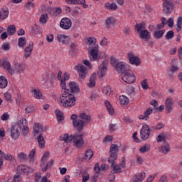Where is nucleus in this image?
<instances>
[{
	"label": "nucleus",
	"mask_w": 182,
	"mask_h": 182,
	"mask_svg": "<svg viewBox=\"0 0 182 182\" xmlns=\"http://www.w3.org/2000/svg\"><path fill=\"white\" fill-rule=\"evenodd\" d=\"M119 153V146L117 144H112L109 149V157L108 159V163L113 164L116 160H117V154Z\"/></svg>",
	"instance_id": "nucleus-4"
},
{
	"label": "nucleus",
	"mask_w": 182,
	"mask_h": 182,
	"mask_svg": "<svg viewBox=\"0 0 182 182\" xmlns=\"http://www.w3.org/2000/svg\"><path fill=\"white\" fill-rule=\"evenodd\" d=\"M33 95L35 99H42V92L39 90H33Z\"/></svg>",
	"instance_id": "nucleus-39"
},
{
	"label": "nucleus",
	"mask_w": 182,
	"mask_h": 182,
	"mask_svg": "<svg viewBox=\"0 0 182 182\" xmlns=\"http://www.w3.org/2000/svg\"><path fill=\"white\" fill-rule=\"evenodd\" d=\"M146 27L144 26V23H138L135 26V29L138 33L143 31L142 29H145Z\"/></svg>",
	"instance_id": "nucleus-44"
},
{
	"label": "nucleus",
	"mask_w": 182,
	"mask_h": 182,
	"mask_svg": "<svg viewBox=\"0 0 182 182\" xmlns=\"http://www.w3.org/2000/svg\"><path fill=\"white\" fill-rule=\"evenodd\" d=\"M33 110H35V107L33 105H28L26 108V113H32V112H33Z\"/></svg>",
	"instance_id": "nucleus-53"
},
{
	"label": "nucleus",
	"mask_w": 182,
	"mask_h": 182,
	"mask_svg": "<svg viewBox=\"0 0 182 182\" xmlns=\"http://www.w3.org/2000/svg\"><path fill=\"white\" fill-rule=\"evenodd\" d=\"M13 181L15 182H20L21 181V173H17L14 175Z\"/></svg>",
	"instance_id": "nucleus-56"
},
{
	"label": "nucleus",
	"mask_w": 182,
	"mask_h": 182,
	"mask_svg": "<svg viewBox=\"0 0 182 182\" xmlns=\"http://www.w3.org/2000/svg\"><path fill=\"white\" fill-rule=\"evenodd\" d=\"M60 26L62 28V29H70L72 26V20L69 18H63L61 19L60 22Z\"/></svg>",
	"instance_id": "nucleus-13"
},
{
	"label": "nucleus",
	"mask_w": 182,
	"mask_h": 182,
	"mask_svg": "<svg viewBox=\"0 0 182 182\" xmlns=\"http://www.w3.org/2000/svg\"><path fill=\"white\" fill-rule=\"evenodd\" d=\"M109 64V61L107 60H104L101 65L98 67L97 75L100 77H103L107 72V65Z\"/></svg>",
	"instance_id": "nucleus-8"
},
{
	"label": "nucleus",
	"mask_w": 182,
	"mask_h": 182,
	"mask_svg": "<svg viewBox=\"0 0 182 182\" xmlns=\"http://www.w3.org/2000/svg\"><path fill=\"white\" fill-rule=\"evenodd\" d=\"M8 86V80L4 76H0V89H5Z\"/></svg>",
	"instance_id": "nucleus-27"
},
{
	"label": "nucleus",
	"mask_w": 182,
	"mask_h": 182,
	"mask_svg": "<svg viewBox=\"0 0 182 182\" xmlns=\"http://www.w3.org/2000/svg\"><path fill=\"white\" fill-rule=\"evenodd\" d=\"M159 182H167V176L163 175Z\"/></svg>",
	"instance_id": "nucleus-64"
},
{
	"label": "nucleus",
	"mask_w": 182,
	"mask_h": 182,
	"mask_svg": "<svg viewBox=\"0 0 182 182\" xmlns=\"http://www.w3.org/2000/svg\"><path fill=\"white\" fill-rule=\"evenodd\" d=\"M126 68H127V65L123 62L117 63L115 65V69L119 73H124V72H126Z\"/></svg>",
	"instance_id": "nucleus-17"
},
{
	"label": "nucleus",
	"mask_w": 182,
	"mask_h": 182,
	"mask_svg": "<svg viewBox=\"0 0 182 182\" xmlns=\"http://www.w3.org/2000/svg\"><path fill=\"white\" fill-rule=\"evenodd\" d=\"M93 157V151L92 149L85 151V160H91Z\"/></svg>",
	"instance_id": "nucleus-38"
},
{
	"label": "nucleus",
	"mask_w": 182,
	"mask_h": 182,
	"mask_svg": "<svg viewBox=\"0 0 182 182\" xmlns=\"http://www.w3.org/2000/svg\"><path fill=\"white\" fill-rule=\"evenodd\" d=\"M112 92V88H110V87L107 86V87H105L102 89V93H104L105 95H110V93Z\"/></svg>",
	"instance_id": "nucleus-50"
},
{
	"label": "nucleus",
	"mask_w": 182,
	"mask_h": 182,
	"mask_svg": "<svg viewBox=\"0 0 182 182\" xmlns=\"http://www.w3.org/2000/svg\"><path fill=\"white\" fill-rule=\"evenodd\" d=\"M161 151L164 154H167L170 151V145L167 143H164Z\"/></svg>",
	"instance_id": "nucleus-31"
},
{
	"label": "nucleus",
	"mask_w": 182,
	"mask_h": 182,
	"mask_svg": "<svg viewBox=\"0 0 182 182\" xmlns=\"http://www.w3.org/2000/svg\"><path fill=\"white\" fill-rule=\"evenodd\" d=\"M65 92H70V93H79L80 92V88H79V85L76 82H70L68 86L65 87Z\"/></svg>",
	"instance_id": "nucleus-10"
},
{
	"label": "nucleus",
	"mask_w": 182,
	"mask_h": 182,
	"mask_svg": "<svg viewBox=\"0 0 182 182\" xmlns=\"http://www.w3.org/2000/svg\"><path fill=\"white\" fill-rule=\"evenodd\" d=\"M2 49L4 50H9V43H4L1 46Z\"/></svg>",
	"instance_id": "nucleus-60"
},
{
	"label": "nucleus",
	"mask_w": 182,
	"mask_h": 182,
	"mask_svg": "<svg viewBox=\"0 0 182 182\" xmlns=\"http://www.w3.org/2000/svg\"><path fill=\"white\" fill-rule=\"evenodd\" d=\"M25 9L31 11L35 8V4L32 1H28L24 6Z\"/></svg>",
	"instance_id": "nucleus-42"
},
{
	"label": "nucleus",
	"mask_w": 182,
	"mask_h": 182,
	"mask_svg": "<svg viewBox=\"0 0 182 182\" xmlns=\"http://www.w3.org/2000/svg\"><path fill=\"white\" fill-rule=\"evenodd\" d=\"M55 116L58 122H62V120L65 119L63 117V113H62V112H60L59 109L55 110Z\"/></svg>",
	"instance_id": "nucleus-35"
},
{
	"label": "nucleus",
	"mask_w": 182,
	"mask_h": 182,
	"mask_svg": "<svg viewBox=\"0 0 182 182\" xmlns=\"http://www.w3.org/2000/svg\"><path fill=\"white\" fill-rule=\"evenodd\" d=\"M105 23L107 28H112V26H114V23H116V20L113 17H109L106 19Z\"/></svg>",
	"instance_id": "nucleus-26"
},
{
	"label": "nucleus",
	"mask_w": 182,
	"mask_h": 182,
	"mask_svg": "<svg viewBox=\"0 0 182 182\" xmlns=\"http://www.w3.org/2000/svg\"><path fill=\"white\" fill-rule=\"evenodd\" d=\"M60 141H65L68 143L73 140V143L76 147H82L85 144V141H83V135L82 134H75L69 136L68 134H65L60 136Z\"/></svg>",
	"instance_id": "nucleus-2"
},
{
	"label": "nucleus",
	"mask_w": 182,
	"mask_h": 182,
	"mask_svg": "<svg viewBox=\"0 0 182 182\" xmlns=\"http://www.w3.org/2000/svg\"><path fill=\"white\" fill-rule=\"evenodd\" d=\"M97 97H99V95L95 92H92L90 97V99L91 100H96V99H97Z\"/></svg>",
	"instance_id": "nucleus-58"
},
{
	"label": "nucleus",
	"mask_w": 182,
	"mask_h": 182,
	"mask_svg": "<svg viewBox=\"0 0 182 182\" xmlns=\"http://www.w3.org/2000/svg\"><path fill=\"white\" fill-rule=\"evenodd\" d=\"M86 41H87V45H92V43H96V38H91V37H88L86 38Z\"/></svg>",
	"instance_id": "nucleus-49"
},
{
	"label": "nucleus",
	"mask_w": 182,
	"mask_h": 182,
	"mask_svg": "<svg viewBox=\"0 0 182 182\" xmlns=\"http://www.w3.org/2000/svg\"><path fill=\"white\" fill-rule=\"evenodd\" d=\"M17 159L19 160V161H26L28 155L23 152H20L17 154Z\"/></svg>",
	"instance_id": "nucleus-32"
},
{
	"label": "nucleus",
	"mask_w": 182,
	"mask_h": 182,
	"mask_svg": "<svg viewBox=\"0 0 182 182\" xmlns=\"http://www.w3.org/2000/svg\"><path fill=\"white\" fill-rule=\"evenodd\" d=\"M139 37L141 39H146L148 41V39H150V32L147 30H142L139 33Z\"/></svg>",
	"instance_id": "nucleus-24"
},
{
	"label": "nucleus",
	"mask_w": 182,
	"mask_h": 182,
	"mask_svg": "<svg viewBox=\"0 0 182 182\" xmlns=\"http://www.w3.org/2000/svg\"><path fill=\"white\" fill-rule=\"evenodd\" d=\"M37 140L38 142V146L40 149H43L45 147V139H43V136H42V134H39L38 136L37 137Z\"/></svg>",
	"instance_id": "nucleus-29"
},
{
	"label": "nucleus",
	"mask_w": 182,
	"mask_h": 182,
	"mask_svg": "<svg viewBox=\"0 0 182 182\" xmlns=\"http://www.w3.org/2000/svg\"><path fill=\"white\" fill-rule=\"evenodd\" d=\"M7 32L10 35H14V33L16 32V28H15V25L9 26Z\"/></svg>",
	"instance_id": "nucleus-46"
},
{
	"label": "nucleus",
	"mask_w": 182,
	"mask_h": 182,
	"mask_svg": "<svg viewBox=\"0 0 182 182\" xmlns=\"http://www.w3.org/2000/svg\"><path fill=\"white\" fill-rule=\"evenodd\" d=\"M48 18V14L41 15L40 18V23H46V18Z\"/></svg>",
	"instance_id": "nucleus-54"
},
{
	"label": "nucleus",
	"mask_w": 182,
	"mask_h": 182,
	"mask_svg": "<svg viewBox=\"0 0 182 182\" xmlns=\"http://www.w3.org/2000/svg\"><path fill=\"white\" fill-rule=\"evenodd\" d=\"M141 140H147L150 137V128L148 125H144L140 132Z\"/></svg>",
	"instance_id": "nucleus-12"
},
{
	"label": "nucleus",
	"mask_w": 182,
	"mask_h": 182,
	"mask_svg": "<svg viewBox=\"0 0 182 182\" xmlns=\"http://www.w3.org/2000/svg\"><path fill=\"white\" fill-rule=\"evenodd\" d=\"M18 45L19 48H23V46L26 45V38L24 37H21L20 38H18Z\"/></svg>",
	"instance_id": "nucleus-37"
},
{
	"label": "nucleus",
	"mask_w": 182,
	"mask_h": 182,
	"mask_svg": "<svg viewBox=\"0 0 182 182\" xmlns=\"http://www.w3.org/2000/svg\"><path fill=\"white\" fill-rule=\"evenodd\" d=\"M60 103L64 106V107H73L76 103V100L75 99V95L72 94H63L60 97Z\"/></svg>",
	"instance_id": "nucleus-3"
},
{
	"label": "nucleus",
	"mask_w": 182,
	"mask_h": 182,
	"mask_svg": "<svg viewBox=\"0 0 182 182\" xmlns=\"http://www.w3.org/2000/svg\"><path fill=\"white\" fill-rule=\"evenodd\" d=\"M167 24H168V26H169V28H173V26H174V18L173 17L169 18L167 21Z\"/></svg>",
	"instance_id": "nucleus-51"
},
{
	"label": "nucleus",
	"mask_w": 182,
	"mask_h": 182,
	"mask_svg": "<svg viewBox=\"0 0 182 182\" xmlns=\"http://www.w3.org/2000/svg\"><path fill=\"white\" fill-rule=\"evenodd\" d=\"M174 105V102H173V98L171 97H167L165 102V110L166 114H170V113H171L173 107H174V105Z\"/></svg>",
	"instance_id": "nucleus-11"
},
{
	"label": "nucleus",
	"mask_w": 182,
	"mask_h": 182,
	"mask_svg": "<svg viewBox=\"0 0 182 182\" xmlns=\"http://www.w3.org/2000/svg\"><path fill=\"white\" fill-rule=\"evenodd\" d=\"M70 53H71V55H75V53H77V48H76V45H75V43H72L70 45Z\"/></svg>",
	"instance_id": "nucleus-47"
},
{
	"label": "nucleus",
	"mask_w": 182,
	"mask_h": 182,
	"mask_svg": "<svg viewBox=\"0 0 182 182\" xmlns=\"http://www.w3.org/2000/svg\"><path fill=\"white\" fill-rule=\"evenodd\" d=\"M181 26H182V17L178 16L176 20V31L177 32H180L181 31Z\"/></svg>",
	"instance_id": "nucleus-34"
},
{
	"label": "nucleus",
	"mask_w": 182,
	"mask_h": 182,
	"mask_svg": "<svg viewBox=\"0 0 182 182\" xmlns=\"http://www.w3.org/2000/svg\"><path fill=\"white\" fill-rule=\"evenodd\" d=\"M127 56L129 60V63H131V65H134V66H140L141 61L140 60V58H139V57L134 55V53H133V52H129Z\"/></svg>",
	"instance_id": "nucleus-9"
},
{
	"label": "nucleus",
	"mask_w": 182,
	"mask_h": 182,
	"mask_svg": "<svg viewBox=\"0 0 182 182\" xmlns=\"http://www.w3.org/2000/svg\"><path fill=\"white\" fill-rule=\"evenodd\" d=\"M32 50H33V43L31 42L29 45L24 49V58L28 59L32 55Z\"/></svg>",
	"instance_id": "nucleus-16"
},
{
	"label": "nucleus",
	"mask_w": 182,
	"mask_h": 182,
	"mask_svg": "<svg viewBox=\"0 0 182 182\" xmlns=\"http://www.w3.org/2000/svg\"><path fill=\"white\" fill-rule=\"evenodd\" d=\"M166 32V30H161V31H156L154 32V36L155 39H160L163 38V35H164Z\"/></svg>",
	"instance_id": "nucleus-30"
},
{
	"label": "nucleus",
	"mask_w": 182,
	"mask_h": 182,
	"mask_svg": "<svg viewBox=\"0 0 182 182\" xmlns=\"http://www.w3.org/2000/svg\"><path fill=\"white\" fill-rule=\"evenodd\" d=\"M119 102L121 105H127L129 103V98L124 95L119 96Z\"/></svg>",
	"instance_id": "nucleus-40"
},
{
	"label": "nucleus",
	"mask_w": 182,
	"mask_h": 182,
	"mask_svg": "<svg viewBox=\"0 0 182 182\" xmlns=\"http://www.w3.org/2000/svg\"><path fill=\"white\" fill-rule=\"evenodd\" d=\"M41 177H42V176H41L40 173H36V174H35V181H36V182H39V181H41Z\"/></svg>",
	"instance_id": "nucleus-61"
},
{
	"label": "nucleus",
	"mask_w": 182,
	"mask_h": 182,
	"mask_svg": "<svg viewBox=\"0 0 182 182\" xmlns=\"http://www.w3.org/2000/svg\"><path fill=\"white\" fill-rule=\"evenodd\" d=\"M78 69L79 76L81 79H85L86 77V72L87 71L86 67L83 65H80Z\"/></svg>",
	"instance_id": "nucleus-20"
},
{
	"label": "nucleus",
	"mask_w": 182,
	"mask_h": 182,
	"mask_svg": "<svg viewBox=\"0 0 182 182\" xmlns=\"http://www.w3.org/2000/svg\"><path fill=\"white\" fill-rule=\"evenodd\" d=\"M150 150V144H146L144 146H141L139 149L140 153H146V151H149Z\"/></svg>",
	"instance_id": "nucleus-45"
},
{
	"label": "nucleus",
	"mask_w": 182,
	"mask_h": 182,
	"mask_svg": "<svg viewBox=\"0 0 182 182\" xmlns=\"http://www.w3.org/2000/svg\"><path fill=\"white\" fill-rule=\"evenodd\" d=\"M96 77V75L92 74L90 76V82L88 83V86H90V87H93V86H95L96 82L95 81V78Z\"/></svg>",
	"instance_id": "nucleus-43"
},
{
	"label": "nucleus",
	"mask_w": 182,
	"mask_h": 182,
	"mask_svg": "<svg viewBox=\"0 0 182 182\" xmlns=\"http://www.w3.org/2000/svg\"><path fill=\"white\" fill-rule=\"evenodd\" d=\"M33 129L35 134H39V133H42L43 130V127L39 123H35L33 126Z\"/></svg>",
	"instance_id": "nucleus-22"
},
{
	"label": "nucleus",
	"mask_w": 182,
	"mask_h": 182,
	"mask_svg": "<svg viewBox=\"0 0 182 182\" xmlns=\"http://www.w3.org/2000/svg\"><path fill=\"white\" fill-rule=\"evenodd\" d=\"M165 38L166 39H168V40L173 39V38H174V31H168L165 36Z\"/></svg>",
	"instance_id": "nucleus-48"
},
{
	"label": "nucleus",
	"mask_w": 182,
	"mask_h": 182,
	"mask_svg": "<svg viewBox=\"0 0 182 182\" xmlns=\"http://www.w3.org/2000/svg\"><path fill=\"white\" fill-rule=\"evenodd\" d=\"M79 118L84 120V122H85V123H90V120H92V117L89 114H87L85 112L80 114Z\"/></svg>",
	"instance_id": "nucleus-25"
},
{
	"label": "nucleus",
	"mask_w": 182,
	"mask_h": 182,
	"mask_svg": "<svg viewBox=\"0 0 182 182\" xmlns=\"http://www.w3.org/2000/svg\"><path fill=\"white\" fill-rule=\"evenodd\" d=\"M57 39L61 43H66L68 37L64 34H57Z\"/></svg>",
	"instance_id": "nucleus-28"
},
{
	"label": "nucleus",
	"mask_w": 182,
	"mask_h": 182,
	"mask_svg": "<svg viewBox=\"0 0 182 182\" xmlns=\"http://www.w3.org/2000/svg\"><path fill=\"white\" fill-rule=\"evenodd\" d=\"M9 16V11H8V9H0V18L1 21H4V19H6V18H8Z\"/></svg>",
	"instance_id": "nucleus-23"
},
{
	"label": "nucleus",
	"mask_w": 182,
	"mask_h": 182,
	"mask_svg": "<svg viewBox=\"0 0 182 182\" xmlns=\"http://www.w3.org/2000/svg\"><path fill=\"white\" fill-rule=\"evenodd\" d=\"M26 69V67L23 64L16 63L14 65V68H12L14 74L15 73H22L23 70Z\"/></svg>",
	"instance_id": "nucleus-15"
},
{
	"label": "nucleus",
	"mask_w": 182,
	"mask_h": 182,
	"mask_svg": "<svg viewBox=\"0 0 182 182\" xmlns=\"http://www.w3.org/2000/svg\"><path fill=\"white\" fill-rule=\"evenodd\" d=\"M164 14H171L174 10V3L171 0H163Z\"/></svg>",
	"instance_id": "nucleus-7"
},
{
	"label": "nucleus",
	"mask_w": 182,
	"mask_h": 182,
	"mask_svg": "<svg viewBox=\"0 0 182 182\" xmlns=\"http://www.w3.org/2000/svg\"><path fill=\"white\" fill-rule=\"evenodd\" d=\"M141 87L145 90H147V89H149V85H147V82L144 80L141 82Z\"/></svg>",
	"instance_id": "nucleus-57"
},
{
	"label": "nucleus",
	"mask_w": 182,
	"mask_h": 182,
	"mask_svg": "<svg viewBox=\"0 0 182 182\" xmlns=\"http://www.w3.org/2000/svg\"><path fill=\"white\" fill-rule=\"evenodd\" d=\"M25 170V165H20L17 167V171L20 174H23Z\"/></svg>",
	"instance_id": "nucleus-52"
},
{
	"label": "nucleus",
	"mask_w": 182,
	"mask_h": 182,
	"mask_svg": "<svg viewBox=\"0 0 182 182\" xmlns=\"http://www.w3.org/2000/svg\"><path fill=\"white\" fill-rule=\"evenodd\" d=\"M122 80L125 82V83L132 85V83L136 82V77L134 76V74L130 73V71H126L122 73Z\"/></svg>",
	"instance_id": "nucleus-6"
},
{
	"label": "nucleus",
	"mask_w": 182,
	"mask_h": 182,
	"mask_svg": "<svg viewBox=\"0 0 182 182\" xmlns=\"http://www.w3.org/2000/svg\"><path fill=\"white\" fill-rule=\"evenodd\" d=\"M46 40L48 41V42H53V35L48 34L46 37Z\"/></svg>",
	"instance_id": "nucleus-63"
},
{
	"label": "nucleus",
	"mask_w": 182,
	"mask_h": 182,
	"mask_svg": "<svg viewBox=\"0 0 182 182\" xmlns=\"http://www.w3.org/2000/svg\"><path fill=\"white\" fill-rule=\"evenodd\" d=\"M1 65L9 72L10 75H14V70H12V68H11V63H9V61L4 60L1 63Z\"/></svg>",
	"instance_id": "nucleus-19"
},
{
	"label": "nucleus",
	"mask_w": 182,
	"mask_h": 182,
	"mask_svg": "<svg viewBox=\"0 0 182 182\" xmlns=\"http://www.w3.org/2000/svg\"><path fill=\"white\" fill-rule=\"evenodd\" d=\"M4 96V99L7 102H11L12 100V97L11 96V94L9 92H5Z\"/></svg>",
	"instance_id": "nucleus-55"
},
{
	"label": "nucleus",
	"mask_w": 182,
	"mask_h": 182,
	"mask_svg": "<svg viewBox=\"0 0 182 182\" xmlns=\"http://www.w3.org/2000/svg\"><path fill=\"white\" fill-rule=\"evenodd\" d=\"M153 113V109L151 108H148L144 112V114H141L139 117L140 120H149V116Z\"/></svg>",
	"instance_id": "nucleus-18"
},
{
	"label": "nucleus",
	"mask_w": 182,
	"mask_h": 182,
	"mask_svg": "<svg viewBox=\"0 0 182 182\" xmlns=\"http://www.w3.org/2000/svg\"><path fill=\"white\" fill-rule=\"evenodd\" d=\"M106 7L107 9H109V11H116L117 9V4L114 3L107 4Z\"/></svg>",
	"instance_id": "nucleus-41"
},
{
	"label": "nucleus",
	"mask_w": 182,
	"mask_h": 182,
	"mask_svg": "<svg viewBox=\"0 0 182 182\" xmlns=\"http://www.w3.org/2000/svg\"><path fill=\"white\" fill-rule=\"evenodd\" d=\"M99 55V45H95L92 48L90 53V59L93 62L95 59H97Z\"/></svg>",
	"instance_id": "nucleus-14"
},
{
	"label": "nucleus",
	"mask_w": 182,
	"mask_h": 182,
	"mask_svg": "<svg viewBox=\"0 0 182 182\" xmlns=\"http://www.w3.org/2000/svg\"><path fill=\"white\" fill-rule=\"evenodd\" d=\"M94 170L95 173H97V174H99V173H100V168L99 167V164H95L94 167Z\"/></svg>",
	"instance_id": "nucleus-62"
},
{
	"label": "nucleus",
	"mask_w": 182,
	"mask_h": 182,
	"mask_svg": "<svg viewBox=\"0 0 182 182\" xmlns=\"http://www.w3.org/2000/svg\"><path fill=\"white\" fill-rule=\"evenodd\" d=\"M146 177V173L144 172L138 173L135 175L134 178V182H142Z\"/></svg>",
	"instance_id": "nucleus-21"
},
{
	"label": "nucleus",
	"mask_w": 182,
	"mask_h": 182,
	"mask_svg": "<svg viewBox=\"0 0 182 182\" xmlns=\"http://www.w3.org/2000/svg\"><path fill=\"white\" fill-rule=\"evenodd\" d=\"M165 139H166V136H164V134H159L157 141H159L160 143V142L163 141V140H164Z\"/></svg>",
	"instance_id": "nucleus-59"
},
{
	"label": "nucleus",
	"mask_w": 182,
	"mask_h": 182,
	"mask_svg": "<svg viewBox=\"0 0 182 182\" xmlns=\"http://www.w3.org/2000/svg\"><path fill=\"white\" fill-rule=\"evenodd\" d=\"M71 120H73V127L77 129V132H82L85 127V122L79 119L75 114L71 115Z\"/></svg>",
	"instance_id": "nucleus-5"
},
{
	"label": "nucleus",
	"mask_w": 182,
	"mask_h": 182,
	"mask_svg": "<svg viewBox=\"0 0 182 182\" xmlns=\"http://www.w3.org/2000/svg\"><path fill=\"white\" fill-rule=\"evenodd\" d=\"M21 130L22 131L23 136L26 137L28 133H29V128L28 127V121L26 119H21L17 124L13 125L11 129V137L14 140H16L21 134Z\"/></svg>",
	"instance_id": "nucleus-1"
},
{
	"label": "nucleus",
	"mask_w": 182,
	"mask_h": 182,
	"mask_svg": "<svg viewBox=\"0 0 182 182\" xmlns=\"http://www.w3.org/2000/svg\"><path fill=\"white\" fill-rule=\"evenodd\" d=\"M105 107H107V110L109 112V114H113V113H114V109L112 107V105H110L109 102H105Z\"/></svg>",
	"instance_id": "nucleus-36"
},
{
	"label": "nucleus",
	"mask_w": 182,
	"mask_h": 182,
	"mask_svg": "<svg viewBox=\"0 0 182 182\" xmlns=\"http://www.w3.org/2000/svg\"><path fill=\"white\" fill-rule=\"evenodd\" d=\"M112 167V172L116 174L117 173H122V168L119 165L114 164V163L111 164Z\"/></svg>",
	"instance_id": "nucleus-33"
}]
</instances>
